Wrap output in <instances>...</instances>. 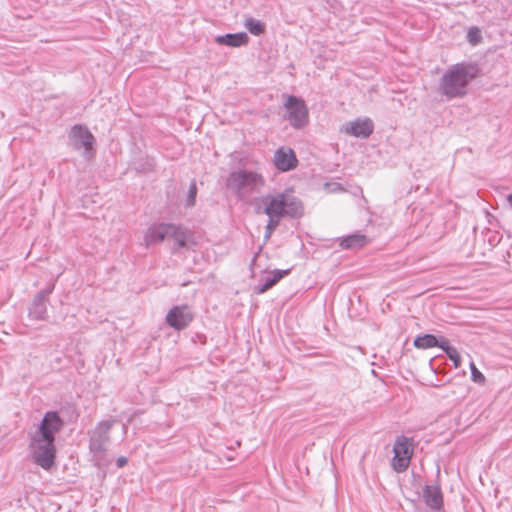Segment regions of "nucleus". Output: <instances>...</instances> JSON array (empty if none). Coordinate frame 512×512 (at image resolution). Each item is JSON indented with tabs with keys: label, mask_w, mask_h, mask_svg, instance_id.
<instances>
[{
	"label": "nucleus",
	"mask_w": 512,
	"mask_h": 512,
	"mask_svg": "<svg viewBox=\"0 0 512 512\" xmlns=\"http://www.w3.org/2000/svg\"><path fill=\"white\" fill-rule=\"evenodd\" d=\"M193 315L187 306H174L166 315V322L176 330L186 328L192 321Z\"/></svg>",
	"instance_id": "1a4fd4ad"
},
{
	"label": "nucleus",
	"mask_w": 512,
	"mask_h": 512,
	"mask_svg": "<svg viewBox=\"0 0 512 512\" xmlns=\"http://www.w3.org/2000/svg\"><path fill=\"white\" fill-rule=\"evenodd\" d=\"M197 195V186L195 182H191L188 189V195L186 199V206L191 207L195 204Z\"/></svg>",
	"instance_id": "412c9836"
},
{
	"label": "nucleus",
	"mask_w": 512,
	"mask_h": 512,
	"mask_svg": "<svg viewBox=\"0 0 512 512\" xmlns=\"http://www.w3.org/2000/svg\"><path fill=\"white\" fill-rule=\"evenodd\" d=\"M252 205L257 214H265L268 218L278 221L285 217H301L304 212L301 200L288 190L256 197Z\"/></svg>",
	"instance_id": "f03ea898"
},
{
	"label": "nucleus",
	"mask_w": 512,
	"mask_h": 512,
	"mask_svg": "<svg viewBox=\"0 0 512 512\" xmlns=\"http://www.w3.org/2000/svg\"><path fill=\"white\" fill-rule=\"evenodd\" d=\"M413 439L406 436H398L394 442L391 467L397 473L407 470L413 455Z\"/></svg>",
	"instance_id": "423d86ee"
},
{
	"label": "nucleus",
	"mask_w": 512,
	"mask_h": 512,
	"mask_svg": "<svg viewBox=\"0 0 512 512\" xmlns=\"http://www.w3.org/2000/svg\"><path fill=\"white\" fill-rule=\"evenodd\" d=\"M438 343L439 344L436 347L441 348L445 353H447L448 348H453L452 346H450L449 341L446 338H441L440 340H438Z\"/></svg>",
	"instance_id": "a878e982"
},
{
	"label": "nucleus",
	"mask_w": 512,
	"mask_h": 512,
	"mask_svg": "<svg viewBox=\"0 0 512 512\" xmlns=\"http://www.w3.org/2000/svg\"><path fill=\"white\" fill-rule=\"evenodd\" d=\"M479 67L475 63L460 62L449 66L439 79L438 91L448 100L462 98L469 84L477 78Z\"/></svg>",
	"instance_id": "7ed1b4c3"
},
{
	"label": "nucleus",
	"mask_w": 512,
	"mask_h": 512,
	"mask_svg": "<svg viewBox=\"0 0 512 512\" xmlns=\"http://www.w3.org/2000/svg\"><path fill=\"white\" fill-rule=\"evenodd\" d=\"M467 37L470 43L476 44L480 38L479 31L477 29H470Z\"/></svg>",
	"instance_id": "393cba45"
},
{
	"label": "nucleus",
	"mask_w": 512,
	"mask_h": 512,
	"mask_svg": "<svg viewBox=\"0 0 512 512\" xmlns=\"http://www.w3.org/2000/svg\"><path fill=\"white\" fill-rule=\"evenodd\" d=\"M425 503L432 509H440L443 504L441 490L438 486L427 485L423 489Z\"/></svg>",
	"instance_id": "2eb2a0df"
},
{
	"label": "nucleus",
	"mask_w": 512,
	"mask_h": 512,
	"mask_svg": "<svg viewBox=\"0 0 512 512\" xmlns=\"http://www.w3.org/2000/svg\"><path fill=\"white\" fill-rule=\"evenodd\" d=\"M225 184L238 200L248 202L253 194L259 193L264 187L265 179L256 171L238 169L227 176Z\"/></svg>",
	"instance_id": "20e7f679"
},
{
	"label": "nucleus",
	"mask_w": 512,
	"mask_h": 512,
	"mask_svg": "<svg viewBox=\"0 0 512 512\" xmlns=\"http://www.w3.org/2000/svg\"><path fill=\"white\" fill-rule=\"evenodd\" d=\"M342 131H344L347 135L367 138L373 132V123L369 118L357 119L355 121L346 123L343 126Z\"/></svg>",
	"instance_id": "f8f14e48"
},
{
	"label": "nucleus",
	"mask_w": 512,
	"mask_h": 512,
	"mask_svg": "<svg viewBox=\"0 0 512 512\" xmlns=\"http://www.w3.org/2000/svg\"><path fill=\"white\" fill-rule=\"evenodd\" d=\"M280 221L268 218V222L265 226V238H270L272 233L279 226Z\"/></svg>",
	"instance_id": "5701e85b"
},
{
	"label": "nucleus",
	"mask_w": 512,
	"mask_h": 512,
	"mask_svg": "<svg viewBox=\"0 0 512 512\" xmlns=\"http://www.w3.org/2000/svg\"><path fill=\"white\" fill-rule=\"evenodd\" d=\"M114 423V420L101 421L89 432V449L98 464L106 455L110 443L109 432Z\"/></svg>",
	"instance_id": "39448f33"
},
{
	"label": "nucleus",
	"mask_w": 512,
	"mask_h": 512,
	"mask_svg": "<svg viewBox=\"0 0 512 512\" xmlns=\"http://www.w3.org/2000/svg\"><path fill=\"white\" fill-rule=\"evenodd\" d=\"M248 35L244 32L234 33V34H225L221 36H217L215 41L220 45H226L230 47H240L242 45L247 44Z\"/></svg>",
	"instance_id": "dca6fc26"
},
{
	"label": "nucleus",
	"mask_w": 512,
	"mask_h": 512,
	"mask_svg": "<svg viewBox=\"0 0 512 512\" xmlns=\"http://www.w3.org/2000/svg\"><path fill=\"white\" fill-rule=\"evenodd\" d=\"M438 344V339L432 334H424L414 340V346L418 349H429L436 347Z\"/></svg>",
	"instance_id": "6ab92c4d"
},
{
	"label": "nucleus",
	"mask_w": 512,
	"mask_h": 512,
	"mask_svg": "<svg viewBox=\"0 0 512 512\" xmlns=\"http://www.w3.org/2000/svg\"><path fill=\"white\" fill-rule=\"evenodd\" d=\"M273 163L278 170L286 172L294 169L298 160L292 149L280 147L274 153Z\"/></svg>",
	"instance_id": "9b49d317"
},
{
	"label": "nucleus",
	"mask_w": 512,
	"mask_h": 512,
	"mask_svg": "<svg viewBox=\"0 0 512 512\" xmlns=\"http://www.w3.org/2000/svg\"><path fill=\"white\" fill-rule=\"evenodd\" d=\"M47 308H46V299L43 292H39L32 303V306L29 310V316L35 320H44L46 317Z\"/></svg>",
	"instance_id": "f3484780"
},
{
	"label": "nucleus",
	"mask_w": 512,
	"mask_h": 512,
	"mask_svg": "<svg viewBox=\"0 0 512 512\" xmlns=\"http://www.w3.org/2000/svg\"><path fill=\"white\" fill-rule=\"evenodd\" d=\"M245 27L253 35H260L264 32V25L254 18H248L245 21Z\"/></svg>",
	"instance_id": "aec40b11"
},
{
	"label": "nucleus",
	"mask_w": 512,
	"mask_h": 512,
	"mask_svg": "<svg viewBox=\"0 0 512 512\" xmlns=\"http://www.w3.org/2000/svg\"><path fill=\"white\" fill-rule=\"evenodd\" d=\"M508 203L512 207V194L508 196Z\"/></svg>",
	"instance_id": "cd10ccee"
},
{
	"label": "nucleus",
	"mask_w": 512,
	"mask_h": 512,
	"mask_svg": "<svg viewBox=\"0 0 512 512\" xmlns=\"http://www.w3.org/2000/svg\"><path fill=\"white\" fill-rule=\"evenodd\" d=\"M368 243V238L360 233L351 234L343 238L340 246L344 249H359Z\"/></svg>",
	"instance_id": "a211bd4d"
},
{
	"label": "nucleus",
	"mask_w": 512,
	"mask_h": 512,
	"mask_svg": "<svg viewBox=\"0 0 512 512\" xmlns=\"http://www.w3.org/2000/svg\"><path fill=\"white\" fill-rule=\"evenodd\" d=\"M169 238L174 240V249H190L191 248V233L181 227L174 225L173 233H169Z\"/></svg>",
	"instance_id": "4468645a"
},
{
	"label": "nucleus",
	"mask_w": 512,
	"mask_h": 512,
	"mask_svg": "<svg viewBox=\"0 0 512 512\" xmlns=\"http://www.w3.org/2000/svg\"><path fill=\"white\" fill-rule=\"evenodd\" d=\"M70 145L74 150L84 149V157L89 159L94 154L95 138L86 126L76 124L69 133Z\"/></svg>",
	"instance_id": "0eeeda50"
},
{
	"label": "nucleus",
	"mask_w": 512,
	"mask_h": 512,
	"mask_svg": "<svg viewBox=\"0 0 512 512\" xmlns=\"http://www.w3.org/2000/svg\"><path fill=\"white\" fill-rule=\"evenodd\" d=\"M288 273H289V269L274 270L272 272H269L267 275L262 277L261 282L255 288L256 292L258 294L265 293L267 290L271 289L274 285H276Z\"/></svg>",
	"instance_id": "ddd939ff"
},
{
	"label": "nucleus",
	"mask_w": 512,
	"mask_h": 512,
	"mask_svg": "<svg viewBox=\"0 0 512 512\" xmlns=\"http://www.w3.org/2000/svg\"><path fill=\"white\" fill-rule=\"evenodd\" d=\"M128 462V459L124 456H121L117 459L116 464L119 468L124 467Z\"/></svg>",
	"instance_id": "bb28decb"
},
{
	"label": "nucleus",
	"mask_w": 512,
	"mask_h": 512,
	"mask_svg": "<svg viewBox=\"0 0 512 512\" xmlns=\"http://www.w3.org/2000/svg\"><path fill=\"white\" fill-rule=\"evenodd\" d=\"M446 355L453 362L455 368L460 367L461 357L456 348H448Z\"/></svg>",
	"instance_id": "4be33fe9"
},
{
	"label": "nucleus",
	"mask_w": 512,
	"mask_h": 512,
	"mask_svg": "<svg viewBox=\"0 0 512 512\" xmlns=\"http://www.w3.org/2000/svg\"><path fill=\"white\" fill-rule=\"evenodd\" d=\"M285 108L288 111V119L294 128H302L308 123V108L302 99L293 95L288 96Z\"/></svg>",
	"instance_id": "6e6552de"
},
{
	"label": "nucleus",
	"mask_w": 512,
	"mask_h": 512,
	"mask_svg": "<svg viewBox=\"0 0 512 512\" xmlns=\"http://www.w3.org/2000/svg\"><path fill=\"white\" fill-rule=\"evenodd\" d=\"M62 427L63 420L58 413L48 411L30 438L29 448L32 459L44 470H50L55 463V435Z\"/></svg>",
	"instance_id": "f257e3e1"
},
{
	"label": "nucleus",
	"mask_w": 512,
	"mask_h": 512,
	"mask_svg": "<svg viewBox=\"0 0 512 512\" xmlns=\"http://www.w3.org/2000/svg\"><path fill=\"white\" fill-rule=\"evenodd\" d=\"M471 375L473 381L475 382H483L485 380L483 374L476 368L473 363L471 364Z\"/></svg>",
	"instance_id": "b1692460"
},
{
	"label": "nucleus",
	"mask_w": 512,
	"mask_h": 512,
	"mask_svg": "<svg viewBox=\"0 0 512 512\" xmlns=\"http://www.w3.org/2000/svg\"><path fill=\"white\" fill-rule=\"evenodd\" d=\"M174 225L168 223H159L150 226L144 235V244L148 248L152 245L163 242L169 238V233H173Z\"/></svg>",
	"instance_id": "9d476101"
}]
</instances>
